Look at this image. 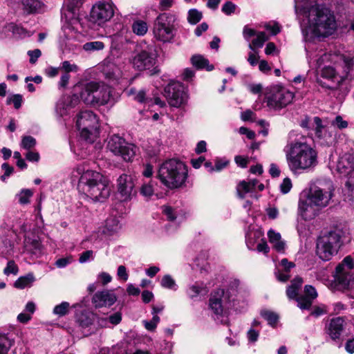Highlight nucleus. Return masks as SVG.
I'll list each match as a JSON object with an SVG mask.
<instances>
[{
	"label": "nucleus",
	"instance_id": "69168bd1",
	"mask_svg": "<svg viewBox=\"0 0 354 354\" xmlns=\"http://www.w3.org/2000/svg\"><path fill=\"white\" fill-rule=\"evenodd\" d=\"M259 332L251 328L247 333V337L250 342H256L258 340Z\"/></svg>",
	"mask_w": 354,
	"mask_h": 354
},
{
	"label": "nucleus",
	"instance_id": "f704fd0d",
	"mask_svg": "<svg viewBox=\"0 0 354 354\" xmlns=\"http://www.w3.org/2000/svg\"><path fill=\"white\" fill-rule=\"evenodd\" d=\"M24 247L27 251L32 254H37L41 251V244L35 237L26 236Z\"/></svg>",
	"mask_w": 354,
	"mask_h": 354
},
{
	"label": "nucleus",
	"instance_id": "3c124183",
	"mask_svg": "<svg viewBox=\"0 0 354 354\" xmlns=\"http://www.w3.org/2000/svg\"><path fill=\"white\" fill-rule=\"evenodd\" d=\"M154 192L153 185L152 182H149L147 183H144L140 188V194L146 197H151Z\"/></svg>",
	"mask_w": 354,
	"mask_h": 354
},
{
	"label": "nucleus",
	"instance_id": "338daca9",
	"mask_svg": "<svg viewBox=\"0 0 354 354\" xmlns=\"http://www.w3.org/2000/svg\"><path fill=\"white\" fill-rule=\"evenodd\" d=\"M28 55L30 56V62L35 64L37 59L41 56V53L39 49H35L33 50H29Z\"/></svg>",
	"mask_w": 354,
	"mask_h": 354
},
{
	"label": "nucleus",
	"instance_id": "09e8293b",
	"mask_svg": "<svg viewBox=\"0 0 354 354\" xmlns=\"http://www.w3.org/2000/svg\"><path fill=\"white\" fill-rule=\"evenodd\" d=\"M19 272V268L13 260L8 261L6 267L3 270L4 274L8 276L10 274L17 275Z\"/></svg>",
	"mask_w": 354,
	"mask_h": 354
},
{
	"label": "nucleus",
	"instance_id": "5fc2aeb1",
	"mask_svg": "<svg viewBox=\"0 0 354 354\" xmlns=\"http://www.w3.org/2000/svg\"><path fill=\"white\" fill-rule=\"evenodd\" d=\"M160 322V317L158 315H153V318L150 321H143L145 327L147 330L153 331L158 322Z\"/></svg>",
	"mask_w": 354,
	"mask_h": 354
},
{
	"label": "nucleus",
	"instance_id": "2f4dec72",
	"mask_svg": "<svg viewBox=\"0 0 354 354\" xmlns=\"http://www.w3.org/2000/svg\"><path fill=\"white\" fill-rule=\"evenodd\" d=\"M94 82L86 84L82 88L80 92V97L82 100L86 104L93 105V89Z\"/></svg>",
	"mask_w": 354,
	"mask_h": 354
},
{
	"label": "nucleus",
	"instance_id": "0e129e2a",
	"mask_svg": "<svg viewBox=\"0 0 354 354\" xmlns=\"http://www.w3.org/2000/svg\"><path fill=\"white\" fill-rule=\"evenodd\" d=\"M327 312V307L325 305L317 306L314 307L313 310L311 312V315L317 317L326 314Z\"/></svg>",
	"mask_w": 354,
	"mask_h": 354
},
{
	"label": "nucleus",
	"instance_id": "4c0bfd02",
	"mask_svg": "<svg viewBox=\"0 0 354 354\" xmlns=\"http://www.w3.org/2000/svg\"><path fill=\"white\" fill-rule=\"evenodd\" d=\"M263 234L260 230H252L246 235V244L250 250H254L259 240H261Z\"/></svg>",
	"mask_w": 354,
	"mask_h": 354
},
{
	"label": "nucleus",
	"instance_id": "dca6fc26",
	"mask_svg": "<svg viewBox=\"0 0 354 354\" xmlns=\"http://www.w3.org/2000/svg\"><path fill=\"white\" fill-rule=\"evenodd\" d=\"M114 15L113 6L109 3L98 2L91 11V19L98 24L110 20Z\"/></svg>",
	"mask_w": 354,
	"mask_h": 354
},
{
	"label": "nucleus",
	"instance_id": "c85d7f7f",
	"mask_svg": "<svg viewBox=\"0 0 354 354\" xmlns=\"http://www.w3.org/2000/svg\"><path fill=\"white\" fill-rule=\"evenodd\" d=\"M136 149L133 144L126 142V145L119 147L120 153H115L114 155L122 157L125 161H131L136 155Z\"/></svg>",
	"mask_w": 354,
	"mask_h": 354
},
{
	"label": "nucleus",
	"instance_id": "49530a36",
	"mask_svg": "<svg viewBox=\"0 0 354 354\" xmlns=\"http://www.w3.org/2000/svg\"><path fill=\"white\" fill-rule=\"evenodd\" d=\"M160 284L165 288L173 290H176L177 289V286L176 284L174 279L169 274L163 276Z\"/></svg>",
	"mask_w": 354,
	"mask_h": 354
},
{
	"label": "nucleus",
	"instance_id": "bf43d9fd",
	"mask_svg": "<svg viewBox=\"0 0 354 354\" xmlns=\"http://www.w3.org/2000/svg\"><path fill=\"white\" fill-rule=\"evenodd\" d=\"M72 261H73V257L71 256H68L66 257L60 258V259H57L55 261V265L59 268H65L68 264L71 263Z\"/></svg>",
	"mask_w": 354,
	"mask_h": 354
},
{
	"label": "nucleus",
	"instance_id": "aec40b11",
	"mask_svg": "<svg viewBox=\"0 0 354 354\" xmlns=\"http://www.w3.org/2000/svg\"><path fill=\"white\" fill-rule=\"evenodd\" d=\"M117 301V296L110 290L97 292L92 298L95 308L109 307Z\"/></svg>",
	"mask_w": 354,
	"mask_h": 354
},
{
	"label": "nucleus",
	"instance_id": "6e6d98bb",
	"mask_svg": "<svg viewBox=\"0 0 354 354\" xmlns=\"http://www.w3.org/2000/svg\"><path fill=\"white\" fill-rule=\"evenodd\" d=\"M331 126L334 127H337L339 129H345L348 127V122L346 120H344L342 117L340 115L336 116L334 120H333L330 122Z\"/></svg>",
	"mask_w": 354,
	"mask_h": 354
},
{
	"label": "nucleus",
	"instance_id": "5701e85b",
	"mask_svg": "<svg viewBox=\"0 0 354 354\" xmlns=\"http://www.w3.org/2000/svg\"><path fill=\"white\" fill-rule=\"evenodd\" d=\"M317 297V292L314 287L306 285L304 288V295L297 299V306L301 309H309L313 301Z\"/></svg>",
	"mask_w": 354,
	"mask_h": 354
},
{
	"label": "nucleus",
	"instance_id": "a19ab883",
	"mask_svg": "<svg viewBox=\"0 0 354 354\" xmlns=\"http://www.w3.org/2000/svg\"><path fill=\"white\" fill-rule=\"evenodd\" d=\"M132 30L137 35L143 36L148 30V26L146 22L138 20L133 24Z\"/></svg>",
	"mask_w": 354,
	"mask_h": 354
},
{
	"label": "nucleus",
	"instance_id": "bb28decb",
	"mask_svg": "<svg viewBox=\"0 0 354 354\" xmlns=\"http://www.w3.org/2000/svg\"><path fill=\"white\" fill-rule=\"evenodd\" d=\"M125 92L127 95L132 96L133 100L138 102L144 104L149 107H150L153 103L152 97L149 95H147L146 91L143 89L138 91L135 88H130L127 89Z\"/></svg>",
	"mask_w": 354,
	"mask_h": 354
},
{
	"label": "nucleus",
	"instance_id": "cd10ccee",
	"mask_svg": "<svg viewBox=\"0 0 354 354\" xmlns=\"http://www.w3.org/2000/svg\"><path fill=\"white\" fill-rule=\"evenodd\" d=\"M335 66L336 68H334L329 65L324 66L320 72L321 77L325 79L333 80L339 76L340 81H342L346 77L345 76L343 78L341 77V75L343 74L342 66H339L337 65Z\"/></svg>",
	"mask_w": 354,
	"mask_h": 354
},
{
	"label": "nucleus",
	"instance_id": "c03bdc74",
	"mask_svg": "<svg viewBox=\"0 0 354 354\" xmlns=\"http://www.w3.org/2000/svg\"><path fill=\"white\" fill-rule=\"evenodd\" d=\"M70 310V304L67 301H63L60 304L55 306L53 308V313L58 317L66 315Z\"/></svg>",
	"mask_w": 354,
	"mask_h": 354
},
{
	"label": "nucleus",
	"instance_id": "13d9d810",
	"mask_svg": "<svg viewBox=\"0 0 354 354\" xmlns=\"http://www.w3.org/2000/svg\"><path fill=\"white\" fill-rule=\"evenodd\" d=\"M203 287L198 283L190 286L187 290V294L192 298L197 297L201 292Z\"/></svg>",
	"mask_w": 354,
	"mask_h": 354
},
{
	"label": "nucleus",
	"instance_id": "20e7f679",
	"mask_svg": "<svg viewBox=\"0 0 354 354\" xmlns=\"http://www.w3.org/2000/svg\"><path fill=\"white\" fill-rule=\"evenodd\" d=\"M284 151L288 168L293 173L310 170L317 165V152L306 142H291Z\"/></svg>",
	"mask_w": 354,
	"mask_h": 354
},
{
	"label": "nucleus",
	"instance_id": "b1692460",
	"mask_svg": "<svg viewBox=\"0 0 354 354\" xmlns=\"http://www.w3.org/2000/svg\"><path fill=\"white\" fill-rule=\"evenodd\" d=\"M258 183V180L256 179L250 180L248 182L245 180L240 182L236 187L239 197L244 198L247 194H250L251 197L257 198V196L254 193Z\"/></svg>",
	"mask_w": 354,
	"mask_h": 354
},
{
	"label": "nucleus",
	"instance_id": "8fccbe9b",
	"mask_svg": "<svg viewBox=\"0 0 354 354\" xmlns=\"http://www.w3.org/2000/svg\"><path fill=\"white\" fill-rule=\"evenodd\" d=\"M36 145V140L30 136H26L22 138L21 147L26 150H29L34 147Z\"/></svg>",
	"mask_w": 354,
	"mask_h": 354
},
{
	"label": "nucleus",
	"instance_id": "ea45409f",
	"mask_svg": "<svg viewBox=\"0 0 354 354\" xmlns=\"http://www.w3.org/2000/svg\"><path fill=\"white\" fill-rule=\"evenodd\" d=\"M256 38L252 41V43L249 44V48L252 50H254L256 48H261L265 41L268 40V37L264 32H259L255 35Z\"/></svg>",
	"mask_w": 354,
	"mask_h": 354
},
{
	"label": "nucleus",
	"instance_id": "412c9836",
	"mask_svg": "<svg viewBox=\"0 0 354 354\" xmlns=\"http://www.w3.org/2000/svg\"><path fill=\"white\" fill-rule=\"evenodd\" d=\"M78 102L79 98L76 95L63 96L57 103L56 112L62 117L66 115L77 105Z\"/></svg>",
	"mask_w": 354,
	"mask_h": 354
},
{
	"label": "nucleus",
	"instance_id": "473e14b6",
	"mask_svg": "<svg viewBox=\"0 0 354 354\" xmlns=\"http://www.w3.org/2000/svg\"><path fill=\"white\" fill-rule=\"evenodd\" d=\"M121 225L116 217H109L106 221L103 229V233L111 235L119 231Z\"/></svg>",
	"mask_w": 354,
	"mask_h": 354
},
{
	"label": "nucleus",
	"instance_id": "603ef678",
	"mask_svg": "<svg viewBox=\"0 0 354 354\" xmlns=\"http://www.w3.org/2000/svg\"><path fill=\"white\" fill-rule=\"evenodd\" d=\"M261 315L271 325L275 324L278 320V316L275 313L270 311H262Z\"/></svg>",
	"mask_w": 354,
	"mask_h": 354
},
{
	"label": "nucleus",
	"instance_id": "7ed1b4c3",
	"mask_svg": "<svg viewBox=\"0 0 354 354\" xmlns=\"http://www.w3.org/2000/svg\"><path fill=\"white\" fill-rule=\"evenodd\" d=\"M334 186L331 180H319L313 185L304 201H299V212L304 220L314 218L318 211L328 205L333 196Z\"/></svg>",
	"mask_w": 354,
	"mask_h": 354
},
{
	"label": "nucleus",
	"instance_id": "4be33fe9",
	"mask_svg": "<svg viewBox=\"0 0 354 354\" xmlns=\"http://www.w3.org/2000/svg\"><path fill=\"white\" fill-rule=\"evenodd\" d=\"M336 170L344 176L353 177L354 175V157L351 154H344L337 161Z\"/></svg>",
	"mask_w": 354,
	"mask_h": 354
},
{
	"label": "nucleus",
	"instance_id": "a878e982",
	"mask_svg": "<svg viewBox=\"0 0 354 354\" xmlns=\"http://www.w3.org/2000/svg\"><path fill=\"white\" fill-rule=\"evenodd\" d=\"M345 324L344 318L337 317L330 320L328 326V334L331 339L335 340L339 339Z\"/></svg>",
	"mask_w": 354,
	"mask_h": 354
},
{
	"label": "nucleus",
	"instance_id": "393cba45",
	"mask_svg": "<svg viewBox=\"0 0 354 354\" xmlns=\"http://www.w3.org/2000/svg\"><path fill=\"white\" fill-rule=\"evenodd\" d=\"M19 6L27 15L36 14L41 12L44 4L40 0H18Z\"/></svg>",
	"mask_w": 354,
	"mask_h": 354
},
{
	"label": "nucleus",
	"instance_id": "c756f323",
	"mask_svg": "<svg viewBox=\"0 0 354 354\" xmlns=\"http://www.w3.org/2000/svg\"><path fill=\"white\" fill-rule=\"evenodd\" d=\"M270 243L273 248L279 252H283L285 250L286 243L281 240V234L270 230L268 232Z\"/></svg>",
	"mask_w": 354,
	"mask_h": 354
},
{
	"label": "nucleus",
	"instance_id": "a18cd8bd",
	"mask_svg": "<svg viewBox=\"0 0 354 354\" xmlns=\"http://www.w3.org/2000/svg\"><path fill=\"white\" fill-rule=\"evenodd\" d=\"M104 48L103 42L100 41H93L87 42L84 44L83 49L87 52H94L95 50H100Z\"/></svg>",
	"mask_w": 354,
	"mask_h": 354
},
{
	"label": "nucleus",
	"instance_id": "f3484780",
	"mask_svg": "<svg viewBox=\"0 0 354 354\" xmlns=\"http://www.w3.org/2000/svg\"><path fill=\"white\" fill-rule=\"evenodd\" d=\"M135 178L131 175L122 174L118 179V192L122 200H130L136 194Z\"/></svg>",
	"mask_w": 354,
	"mask_h": 354
},
{
	"label": "nucleus",
	"instance_id": "774afa93",
	"mask_svg": "<svg viewBox=\"0 0 354 354\" xmlns=\"http://www.w3.org/2000/svg\"><path fill=\"white\" fill-rule=\"evenodd\" d=\"M162 212L169 220L174 221L176 218L174 211L171 207L169 206H163Z\"/></svg>",
	"mask_w": 354,
	"mask_h": 354
},
{
	"label": "nucleus",
	"instance_id": "6ab92c4d",
	"mask_svg": "<svg viewBox=\"0 0 354 354\" xmlns=\"http://www.w3.org/2000/svg\"><path fill=\"white\" fill-rule=\"evenodd\" d=\"M93 105H103L109 102L111 96V88L104 84L94 82Z\"/></svg>",
	"mask_w": 354,
	"mask_h": 354
},
{
	"label": "nucleus",
	"instance_id": "f8f14e48",
	"mask_svg": "<svg viewBox=\"0 0 354 354\" xmlns=\"http://www.w3.org/2000/svg\"><path fill=\"white\" fill-rule=\"evenodd\" d=\"M294 94L281 86H273L266 97L267 106L271 109H281L289 104L293 100Z\"/></svg>",
	"mask_w": 354,
	"mask_h": 354
},
{
	"label": "nucleus",
	"instance_id": "f257e3e1",
	"mask_svg": "<svg viewBox=\"0 0 354 354\" xmlns=\"http://www.w3.org/2000/svg\"><path fill=\"white\" fill-rule=\"evenodd\" d=\"M302 0H295V11L304 19L301 28L304 39L312 42L317 38L331 35L336 29V21L333 13L327 8L315 6L310 8L301 4Z\"/></svg>",
	"mask_w": 354,
	"mask_h": 354
},
{
	"label": "nucleus",
	"instance_id": "4468645a",
	"mask_svg": "<svg viewBox=\"0 0 354 354\" xmlns=\"http://www.w3.org/2000/svg\"><path fill=\"white\" fill-rule=\"evenodd\" d=\"M233 301L234 299H231L229 290L225 291L223 289H218L211 295L209 305L216 316H222L226 310L232 306Z\"/></svg>",
	"mask_w": 354,
	"mask_h": 354
},
{
	"label": "nucleus",
	"instance_id": "2eb2a0df",
	"mask_svg": "<svg viewBox=\"0 0 354 354\" xmlns=\"http://www.w3.org/2000/svg\"><path fill=\"white\" fill-rule=\"evenodd\" d=\"M166 97L172 106L180 107L187 100L185 88L180 82H172L165 88Z\"/></svg>",
	"mask_w": 354,
	"mask_h": 354
},
{
	"label": "nucleus",
	"instance_id": "ddd939ff",
	"mask_svg": "<svg viewBox=\"0 0 354 354\" xmlns=\"http://www.w3.org/2000/svg\"><path fill=\"white\" fill-rule=\"evenodd\" d=\"M315 61L318 67H321L327 63H333L339 66H342L343 74L341 75L342 78L347 76L353 64L351 57L336 53H323L319 55Z\"/></svg>",
	"mask_w": 354,
	"mask_h": 354
},
{
	"label": "nucleus",
	"instance_id": "4d7b16f0",
	"mask_svg": "<svg viewBox=\"0 0 354 354\" xmlns=\"http://www.w3.org/2000/svg\"><path fill=\"white\" fill-rule=\"evenodd\" d=\"M236 9V5L232 1L225 2L222 7V12L227 15L234 13Z\"/></svg>",
	"mask_w": 354,
	"mask_h": 354
},
{
	"label": "nucleus",
	"instance_id": "58836bf2",
	"mask_svg": "<svg viewBox=\"0 0 354 354\" xmlns=\"http://www.w3.org/2000/svg\"><path fill=\"white\" fill-rule=\"evenodd\" d=\"M192 64L197 68H206L207 71L213 70L214 66L209 65V62L207 59L201 55H194L191 59Z\"/></svg>",
	"mask_w": 354,
	"mask_h": 354
},
{
	"label": "nucleus",
	"instance_id": "72a5a7b5",
	"mask_svg": "<svg viewBox=\"0 0 354 354\" xmlns=\"http://www.w3.org/2000/svg\"><path fill=\"white\" fill-rule=\"evenodd\" d=\"M303 280L301 277H296L292 281L291 284L288 286L286 290V295L290 299H296L298 297V291L301 286Z\"/></svg>",
	"mask_w": 354,
	"mask_h": 354
},
{
	"label": "nucleus",
	"instance_id": "a211bd4d",
	"mask_svg": "<svg viewBox=\"0 0 354 354\" xmlns=\"http://www.w3.org/2000/svg\"><path fill=\"white\" fill-rule=\"evenodd\" d=\"M315 124V136L321 144L324 145H331L335 140V133L330 128L324 126L319 117L314 118Z\"/></svg>",
	"mask_w": 354,
	"mask_h": 354
},
{
	"label": "nucleus",
	"instance_id": "de8ad7c7",
	"mask_svg": "<svg viewBox=\"0 0 354 354\" xmlns=\"http://www.w3.org/2000/svg\"><path fill=\"white\" fill-rule=\"evenodd\" d=\"M202 12L196 9H191L188 12L187 21L191 24H196L202 19Z\"/></svg>",
	"mask_w": 354,
	"mask_h": 354
},
{
	"label": "nucleus",
	"instance_id": "6e6552de",
	"mask_svg": "<svg viewBox=\"0 0 354 354\" xmlns=\"http://www.w3.org/2000/svg\"><path fill=\"white\" fill-rule=\"evenodd\" d=\"M342 234L339 230L320 236L317 242V254L323 261H328L337 252L342 245Z\"/></svg>",
	"mask_w": 354,
	"mask_h": 354
},
{
	"label": "nucleus",
	"instance_id": "423d86ee",
	"mask_svg": "<svg viewBox=\"0 0 354 354\" xmlns=\"http://www.w3.org/2000/svg\"><path fill=\"white\" fill-rule=\"evenodd\" d=\"M178 17L173 12L160 13L155 19L153 32L156 39L162 42L173 40L177 30Z\"/></svg>",
	"mask_w": 354,
	"mask_h": 354
},
{
	"label": "nucleus",
	"instance_id": "9b49d317",
	"mask_svg": "<svg viewBox=\"0 0 354 354\" xmlns=\"http://www.w3.org/2000/svg\"><path fill=\"white\" fill-rule=\"evenodd\" d=\"M353 259L351 256L346 257L335 269V280L342 288L351 290L354 298V270Z\"/></svg>",
	"mask_w": 354,
	"mask_h": 354
},
{
	"label": "nucleus",
	"instance_id": "864d4df0",
	"mask_svg": "<svg viewBox=\"0 0 354 354\" xmlns=\"http://www.w3.org/2000/svg\"><path fill=\"white\" fill-rule=\"evenodd\" d=\"M12 103L15 109L21 107L22 103V96L19 94L12 95L7 98V104Z\"/></svg>",
	"mask_w": 354,
	"mask_h": 354
},
{
	"label": "nucleus",
	"instance_id": "37998d69",
	"mask_svg": "<svg viewBox=\"0 0 354 354\" xmlns=\"http://www.w3.org/2000/svg\"><path fill=\"white\" fill-rule=\"evenodd\" d=\"M33 192L29 189H21L17 195L18 202L21 205H26L30 203V198L32 196Z\"/></svg>",
	"mask_w": 354,
	"mask_h": 354
},
{
	"label": "nucleus",
	"instance_id": "79ce46f5",
	"mask_svg": "<svg viewBox=\"0 0 354 354\" xmlns=\"http://www.w3.org/2000/svg\"><path fill=\"white\" fill-rule=\"evenodd\" d=\"M12 343V340L6 335L0 334V354H7Z\"/></svg>",
	"mask_w": 354,
	"mask_h": 354
},
{
	"label": "nucleus",
	"instance_id": "7c9ffc66",
	"mask_svg": "<svg viewBox=\"0 0 354 354\" xmlns=\"http://www.w3.org/2000/svg\"><path fill=\"white\" fill-rule=\"evenodd\" d=\"M96 318V315L88 311H82L76 315L77 323L82 328L91 326Z\"/></svg>",
	"mask_w": 354,
	"mask_h": 354
},
{
	"label": "nucleus",
	"instance_id": "c9c22d12",
	"mask_svg": "<svg viewBox=\"0 0 354 354\" xmlns=\"http://www.w3.org/2000/svg\"><path fill=\"white\" fill-rule=\"evenodd\" d=\"M122 145H126V140L118 135H113L108 141L107 149L113 154L115 153H120L119 147Z\"/></svg>",
	"mask_w": 354,
	"mask_h": 354
},
{
	"label": "nucleus",
	"instance_id": "680f3d73",
	"mask_svg": "<svg viewBox=\"0 0 354 354\" xmlns=\"http://www.w3.org/2000/svg\"><path fill=\"white\" fill-rule=\"evenodd\" d=\"M104 75L110 80H116L120 77V71L119 68L115 67L112 71H105Z\"/></svg>",
	"mask_w": 354,
	"mask_h": 354
},
{
	"label": "nucleus",
	"instance_id": "e2e57ef3",
	"mask_svg": "<svg viewBox=\"0 0 354 354\" xmlns=\"http://www.w3.org/2000/svg\"><path fill=\"white\" fill-rule=\"evenodd\" d=\"M292 188V182L289 178L283 179L282 183L280 185V190L283 194L288 193Z\"/></svg>",
	"mask_w": 354,
	"mask_h": 354
},
{
	"label": "nucleus",
	"instance_id": "f03ea898",
	"mask_svg": "<svg viewBox=\"0 0 354 354\" xmlns=\"http://www.w3.org/2000/svg\"><path fill=\"white\" fill-rule=\"evenodd\" d=\"M73 178H79L78 189L94 201L103 202L110 195L109 180L100 172L77 166L72 172Z\"/></svg>",
	"mask_w": 354,
	"mask_h": 354
},
{
	"label": "nucleus",
	"instance_id": "1a4fd4ad",
	"mask_svg": "<svg viewBox=\"0 0 354 354\" xmlns=\"http://www.w3.org/2000/svg\"><path fill=\"white\" fill-rule=\"evenodd\" d=\"M76 125L82 138L93 142L97 135L98 120L91 111H81L77 118Z\"/></svg>",
	"mask_w": 354,
	"mask_h": 354
},
{
	"label": "nucleus",
	"instance_id": "e433bc0d",
	"mask_svg": "<svg viewBox=\"0 0 354 354\" xmlns=\"http://www.w3.org/2000/svg\"><path fill=\"white\" fill-rule=\"evenodd\" d=\"M35 280V278L33 274L28 273L17 279L14 283V286L18 289H24L25 288L30 287Z\"/></svg>",
	"mask_w": 354,
	"mask_h": 354
},
{
	"label": "nucleus",
	"instance_id": "39448f33",
	"mask_svg": "<svg viewBox=\"0 0 354 354\" xmlns=\"http://www.w3.org/2000/svg\"><path fill=\"white\" fill-rule=\"evenodd\" d=\"M187 168L185 163L171 158L165 161L159 167L158 177L162 185L170 189L182 187L187 178Z\"/></svg>",
	"mask_w": 354,
	"mask_h": 354
},
{
	"label": "nucleus",
	"instance_id": "0eeeda50",
	"mask_svg": "<svg viewBox=\"0 0 354 354\" xmlns=\"http://www.w3.org/2000/svg\"><path fill=\"white\" fill-rule=\"evenodd\" d=\"M82 3V0H65L62 10V19L65 24L62 28L64 40H72L76 38L77 32L74 26L78 24V11Z\"/></svg>",
	"mask_w": 354,
	"mask_h": 354
},
{
	"label": "nucleus",
	"instance_id": "052dcab7",
	"mask_svg": "<svg viewBox=\"0 0 354 354\" xmlns=\"http://www.w3.org/2000/svg\"><path fill=\"white\" fill-rule=\"evenodd\" d=\"M60 69L64 71L65 73L68 74L70 72L77 71V66L75 64H71L68 61H64L62 62Z\"/></svg>",
	"mask_w": 354,
	"mask_h": 354
},
{
	"label": "nucleus",
	"instance_id": "9d476101",
	"mask_svg": "<svg viewBox=\"0 0 354 354\" xmlns=\"http://www.w3.org/2000/svg\"><path fill=\"white\" fill-rule=\"evenodd\" d=\"M156 57L157 54L153 46L140 43L136 46L135 55L131 62L134 68L142 71L151 68L156 63Z\"/></svg>",
	"mask_w": 354,
	"mask_h": 354
}]
</instances>
